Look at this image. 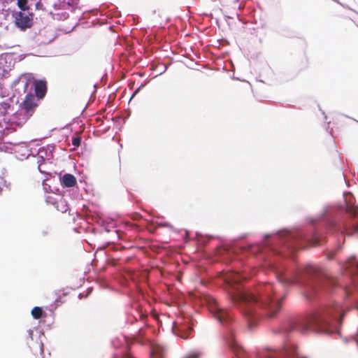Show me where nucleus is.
Here are the masks:
<instances>
[{
	"label": "nucleus",
	"mask_w": 358,
	"mask_h": 358,
	"mask_svg": "<svg viewBox=\"0 0 358 358\" xmlns=\"http://www.w3.org/2000/svg\"><path fill=\"white\" fill-rule=\"evenodd\" d=\"M275 287L266 283L261 288V293L257 297L254 294L244 291L238 290L236 293H230V297L235 306L240 305L243 315L252 320L255 317L256 308H262L267 311V316L273 317L280 309V303L282 297L273 301L271 294L275 293Z\"/></svg>",
	"instance_id": "nucleus-1"
},
{
	"label": "nucleus",
	"mask_w": 358,
	"mask_h": 358,
	"mask_svg": "<svg viewBox=\"0 0 358 358\" xmlns=\"http://www.w3.org/2000/svg\"><path fill=\"white\" fill-rule=\"evenodd\" d=\"M339 315L343 317L344 313H341V308L337 303L332 307L320 308L301 319L295 324L294 329L301 333H306L308 330L327 332L329 331L330 318Z\"/></svg>",
	"instance_id": "nucleus-2"
},
{
	"label": "nucleus",
	"mask_w": 358,
	"mask_h": 358,
	"mask_svg": "<svg viewBox=\"0 0 358 358\" xmlns=\"http://www.w3.org/2000/svg\"><path fill=\"white\" fill-rule=\"evenodd\" d=\"M208 303L210 311L220 322L227 324L233 320L229 312L219 306L215 299L209 297Z\"/></svg>",
	"instance_id": "nucleus-3"
},
{
	"label": "nucleus",
	"mask_w": 358,
	"mask_h": 358,
	"mask_svg": "<svg viewBox=\"0 0 358 358\" xmlns=\"http://www.w3.org/2000/svg\"><path fill=\"white\" fill-rule=\"evenodd\" d=\"M26 338V342L31 352L36 355H41L43 353V344L39 338L33 337V331L29 329Z\"/></svg>",
	"instance_id": "nucleus-4"
},
{
	"label": "nucleus",
	"mask_w": 358,
	"mask_h": 358,
	"mask_svg": "<svg viewBox=\"0 0 358 358\" xmlns=\"http://www.w3.org/2000/svg\"><path fill=\"white\" fill-rule=\"evenodd\" d=\"M15 23L21 29L29 28L32 25L33 13L22 11L13 13Z\"/></svg>",
	"instance_id": "nucleus-5"
},
{
	"label": "nucleus",
	"mask_w": 358,
	"mask_h": 358,
	"mask_svg": "<svg viewBox=\"0 0 358 358\" xmlns=\"http://www.w3.org/2000/svg\"><path fill=\"white\" fill-rule=\"evenodd\" d=\"M294 352V349L293 348H286L280 352L268 350L262 352L260 358H285L292 356Z\"/></svg>",
	"instance_id": "nucleus-6"
},
{
	"label": "nucleus",
	"mask_w": 358,
	"mask_h": 358,
	"mask_svg": "<svg viewBox=\"0 0 358 358\" xmlns=\"http://www.w3.org/2000/svg\"><path fill=\"white\" fill-rule=\"evenodd\" d=\"M34 91L38 99H43L47 92V82L45 80H35Z\"/></svg>",
	"instance_id": "nucleus-7"
},
{
	"label": "nucleus",
	"mask_w": 358,
	"mask_h": 358,
	"mask_svg": "<svg viewBox=\"0 0 358 358\" xmlns=\"http://www.w3.org/2000/svg\"><path fill=\"white\" fill-rule=\"evenodd\" d=\"M346 212H347V213L350 214L352 217H358V208L357 206L347 207ZM345 233L347 235H350L354 233L358 234V223L353 224L350 229L345 228Z\"/></svg>",
	"instance_id": "nucleus-8"
},
{
	"label": "nucleus",
	"mask_w": 358,
	"mask_h": 358,
	"mask_svg": "<svg viewBox=\"0 0 358 358\" xmlns=\"http://www.w3.org/2000/svg\"><path fill=\"white\" fill-rule=\"evenodd\" d=\"M61 184L64 187H72L77 184L76 177L70 173H66L60 178Z\"/></svg>",
	"instance_id": "nucleus-9"
},
{
	"label": "nucleus",
	"mask_w": 358,
	"mask_h": 358,
	"mask_svg": "<svg viewBox=\"0 0 358 358\" xmlns=\"http://www.w3.org/2000/svg\"><path fill=\"white\" fill-rule=\"evenodd\" d=\"M37 104L35 102V97L32 94H27L23 101L24 108L27 111H29L34 108Z\"/></svg>",
	"instance_id": "nucleus-10"
},
{
	"label": "nucleus",
	"mask_w": 358,
	"mask_h": 358,
	"mask_svg": "<svg viewBox=\"0 0 358 358\" xmlns=\"http://www.w3.org/2000/svg\"><path fill=\"white\" fill-rule=\"evenodd\" d=\"M10 107V105L8 102H0V127L1 126L2 123L6 122V116Z\"/></svg>",
	"instance_id": "nucleus-11"
},
{
	"label": "nucleus",
	"mask_w": 358,
	"mask_h": 358,
	"mask_svg": "<svg viewBox=\"0 0 358 358\" xmlns=\"http://www.w3.org/2000/svg\"><path fill=\"white\" fill-rule=\"evenodd\" d=\"M278 279L280 282L285 285H293L299 282L296 278H287L284 275H278Z\"/></svg>",
	"instance_id": "nucleus-12"
},
{
	"label": "nucleus",
	"mask_w": 358,
	"mask_h": 358,
	"mask_svg": "<svg viewBox=\"0 0 358 358\" xmlns=\"http://www.w3.org/2000/svg\"><path fill=\"white\" fill-rule=\"evenodd\" d=\"M243 278H244V277H243L242 275H241L240 273H237L229 275L227 277V280L229 281V283H231V282H235V283L237 282L238 283Z\"/></svg>",
	"instance_id": "nucleus-13"
},
{
	"label": "nucleus",
	"mask_w": 358,
	"mask_h": 358,
	"mask_svg": "<svg viewBox=\"0 0 358 358\" xmlns=\"http://www.w3.org/2000/svg\"><path fill=\"white\" fill-rule=\"evenodd\" d=\"M43 310L41 308L36 306L31 310V315L34 319H40L43 315Z\"/></svg>",
	"instance_id": "nucleus-14"
},
{
	"label": "nucleus",
	"mask_w": 358,
	"mask_h": 358,
	"mask_svg": "<svg viewBox=\"0 0 358 358\" xmlns=\"http://www.w3.org/2000/svg\"><path fill=\"white\" fill-rule=\"evenodd\" d=\"M17 5L22 12L28 11L29 10L28 0H17Z\"/></svg>",
	"instance_id": "nucleus-15"
},
{
	"label": "nucleus",
	"mask_w": 358,
	"mask_h": 358,
	"mask_svg": "<svg viewBox=\"0 0 358 358\" xmlns=\"http://www.w3.org/2000/svg\"><path fill=\"white\" fill-rule=\"evenodd\" d=\"M201 355V352L199 351L189 352L185 357V358H199Z\"/></svg>",
	"instance_id": "nucleus-16"
},
{
	"label": "nucleus",
	"mask_w": 358,
	"mask_h": 358,
	"mask_svg": "<svg viewBox=\"0 0 358 358\" xmlns=\"http://www.w3.org/2000/svg\"><path fill=\"white\" fill-rule=\"evenodd\" d=\"M304 271L308 274L312 275L315 273L316 268H314L313 266L308 265L305 267Z\"/></svg>",
	"instance_id": "nucleus-17"
},
{
	"label": "nucleus",
	"mask_w": 358,
	"mask_h": 358,
	"mask_svg": "<svg viewBox=\"0 0 358 358\" xmlns=\"http://www.w3.org/2000/svg\"><path fill=\"white\" fill-rule=\"evenodd\" d=\"M81 138L80 136H76L72 138V144L74 147H78L80 145Z\"/></svg>",
	"instance_id": "nucleus-18"
},
{
	"label": "nucleus",
	"mask_w": 358,
	"mask_h": 358,
	"mask_svg": "<svg viewBox=\"0 0 358 358\" xmlns=\"http://www.w3.org/2000/svg\"><path fill=\"white\" fill-rule=\"evenodd\" d=\"M328 282H329V283H330V282H331V283L332 282V285H333L334 286H335V285H336V282H335L334 280H328Z\"/></svg>",
	"instance_id": "nucleus-19"
},
{
	"label": "nucleus",
	"mask_w": 358,
	"mask_h": 358,
	"mask_svg": "<svg viewBox=\"0 0 358 358\" xmlns=\"http://www.w3.org/2000/svg\"><path fill=\"white\" fill-rule=\"evenodd\" d=\"M122 358H131V357L129 354H125L123 355Z\"/></svg>",
	"instance_id": "nucleus-20"
},
{
	"label": "nucleus",
	"mask_w": 358,
	"mask_h": 358,
	"mask_svg": "<svg viewBox=\"0 0 358 358\" xmlns=\"http://www.w3.org/2000/svg\"><path fill=\"white\" fill-rule=\"evenodd\" d=\"M38 170H39V171H40L41 173H43V172H44L43 171H42V170H41V165H40V164L38 165Z\"/></svg>",
	"instance_id": "nucleus-21"
},
{
	"label": "nucleus",
	"mask_w": 358,
	"mask_h": 358,
	"mask_svg": "<svg viewBox=\"0 0 358 358\" xmlns=\"http://www.w3.org/2000/svg\"><path fill=\"white\" fill-rule=\"evenodd\" d=\"M138 90H136L134 92V94H133L132 96H134V95L138 92Z\"/></svg>",
	"instance_id": "nucleus-22"
},
{
	"label": "nucleus",
	"mask_w": 358,
	"mask_h": 358,
	"mask_svg": "<svg viewBox=\"0 0 358 358\" xmlns=\"http://www.w3.org/2000/svg\"><path fill=\"white\" fill-rule=\"evenodd\" d=\"M181 337H182V338H185H185H187V336H181Z\"/></svg>",
	"instance_id": "nucleus-23"
},
{
	"label": "nucleus",
	"mask_w": 358,
	"mask_h": 358,
	"mask_svg": "<svg viewBox=\"0 0 358 358\" xmlns=\"http://www.w3.org/2000/svg\"><path fill=\"white\" fill-rule=\"evenodd\" d=\"M357 270H358V265H357Z\"/></svg>",
	"instance_id": "nucleus-24"
}]
</instances>
